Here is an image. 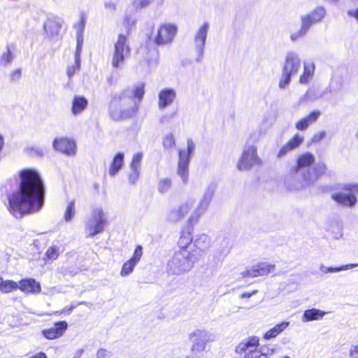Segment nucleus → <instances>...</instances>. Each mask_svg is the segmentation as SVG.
I'll return each instance as SVG.
<instances>
[{"label": "nucleus", "mask_w": 358, "mask_h": 358, "mask_svg": "<svg viewBox=\"0 0 358 358\" xmlns=\"http://www.w3.org/2000/svg\"><path fill=\"white\" fill-rule=\"evenodd\" d=\"M178 27L173 23H164L157 29V34L155 36V42L159 45H166L173 41Z\"/></svg>", "instance_id": "obj_11"}, {"label": "nucleus", "mask_w": 358, "mask_h": 358, "mask_svg": "<svg viewBox=\"0 0 358 358\" xmlns=\"http://www.w3.org/2000/svg\"><path fill=\"white\" fill-rule=\"evenodd\" d=\"M151 0H133L132 5L136 9H141L147 6Z\"/></svg>", "instance_id": "obj_48"}, {"label": "nucleus", "mask_w": 358, "mask_h": 358, "mask_svg": "<svg viewBox=\"0 0 358 358\" xmlns=\"http://www.w3.org/2000/svg\"><path fill=\"white\" fill-rule=\"evenodd\" d=\"M198 260L190 250H176L167 264V273L169 275H183L189 272Z\"/></svg>", "instance_id": "obj_3"}, {"label": "nucleus", "mask_w": 358, "mask_h": 358, "mask_svg": "<svg viewBox=\"0 0 358 358\" xmlns=\"http://www.w3.org/2000/svg\"><path fill=\"white\" fill-rule=\"evenodd\" d=\"M142 256L143 247L138 245L136 247L131 257L123 264L120 271V275L126 277L130 275L134 271L136 266L140 262Z\"/></svg>", "instance_id": "obj_14"}, {"label": "nucleus", "mask_w": 358, "mask_h": 358, "mask_svg": "<svg viewBox=\"0 0 358 358\" xmlns=\"http://www.w3.org/2000/svg\"><path fill=\"white\" fill-rule=\"evenodd\" d=\"M315 162V157L310 152H306L297 158L296 164L295 166L296 171H298L300 168H304L310 166Z\"/></svg>", "instance_id": "obj_27"}, {"label": "nucleus", "mask_w": 358, "mask_h": 358, "mask_svg": "<svg viewBox=\"0 0 358 358\" xmlns=\"http://www.w3.org/2000/svg\"><path fill=\"white\" fill-rule=\"evenodd\" d=\"M326 136V132L324 131H321L315 133L311 138V143H319L324 136Z\"/></svg>", "instance_id": "obj_50"}, {"label": "nucleus", "mask_w": 358, "mask_h": 358, "mask_svg": "<svg viewBox=\"0 0 358 358\" xmlns=\"http://www.w3.org/2000/svg\"><path fill=\"white\" fill-rule=\"evenodd\" d=\"M246 296V293H243L241 295V298H244Z\"/></svg>", "instance_id": "obj_62"}, {"label": "nucleus", "mask_w": 358, "mask_h": 358, "mask_svg": "<svg viewBox=\"0 0 358 358\" xmlns=\"http://www.w3.org/2000/svg\"><path fill=\"white\" fill-rule=\"evenodd\" d=\"M18 289L24 293H38L41 291L40 283L34 279L28 278L19 281Z\"/></svg>", "instance_id": "obj_22"}, {"label": "nucleus", "mask_w": 358, "mask_h": 358, "mask_svg": "<svg viewBox=\"0 0 358 358\" xmlns=\"http://www.w3.org/2000/svg\"><path fill=\"white\" fill-rule=\"evenodd\" d=\"M130 173L128 176V180L131 185H134L137 182L139 176H140V170L135 169H130Z\"/></svg>", "instance_id": "obj_43"}, {"label": "nucleus", "mask_w": 358, "mask_h": 358, "mask_svg": "<svg viewBox=\"0 0 358 358\" xmlns=\"http://www.w3.org/2000/svg\"><path fill=\"white\" fill-rule=\"evenodd\" d=\"M114 52L112 57V65L114 68H122L124 61L130 56L131 49L127 42V36L122 34L118 35L114 45Z\"/></svg>", "instance_id": "obj_8"}, {"label": "nucleus", "mask_w": 358, "mask_h": 358, "mask_svg": "<svg viewBox=\"0 0 358 358\" xmlns=\"http://www.w3.org/2000/svg\"><path fill=\"white\" fill-rule=\"evenodd\" d=\"M15 58V48L13 46H8L0 57V64L3 66H6L11 64Z\"/></svg>", "instance_id": "obj_30"}, {"label": "nucleus", "mask_w": 358, "mask_h": 358, "mask_svg": "<svg viewBox=\"0 0 358 358\" xmlns=\"http://www.w3.org/2000/svg\"><path fill=\"white\" fill-rule=\"evenodd\" d=\"M320 115L321 111L319 110L311 111L308 115L301 118L296 122V129L299 131L306 130L310 124L317 120Z\"/></svg>", "instance_id": "obj_21"}, {"label": "nucleus", "mask_w": 358, "mask_h": 358, "mask_svg": "<svg viewBox=\"0 0 358 358\" xmlns=\"http://www.w3.org/2000/svg\"><path fill=\"white\" fill-rule=\"evenodd\" d=\"M236 168L240 171L246 170V150H243L241 157L236 163Z\"/></svg>", "instance_id": "obj_41"}, {"label": "nucleus", "mask_w": 358, "mask_h": 358, "mask_svg": "<svg viewBox=\"0 0 358 358\" xmlns=\"http://www.w3.org/2000/svg\"><path fill=\"white\" fill-rule=\"evenodd\" d=\"M303 141V138L299 134H294L286 143L292 150L298 148Z\"/></svg>", "instance_id": "obj_36"}, {"label": "nucleus", "mask_w": 358, "mask_h": 358, "mask_svg": "<svg viewBox=\"0 0 358 358\" xmlns=\"http://www.w3.org/2000/svg\"><path fill=\"white\" fill-rule=\"evenodd\" d=\"M262 161L257 155V149L255 147L248 148V165L252 166L255 165H260Z\"/></svg>", "instance_id": "obj_31"}, {"label": "nucleus", "mask_w": 358, "mask_h": 358, "mask_svg": "<svg viewBox=\"0 0 358 358\" xmlns=\"http://www.w3.org/2000/svg\"><path fill=\"white\" fill-rule=\"evenodd\" d=\"M303 179L306 182H310L311 180V173L310 171H306L302 174Z\"/></svg>", "instance_id": "obj_57"}, {"label": "nucleus", "mask_w": 358, "mask_h": 358, "mask_svg": "<svg viewBox=\"0 0 358 358\" xmlns=\"http://www.w3.org/2000/svg\"><path fill=\"white\" fill-rule=\"evenodd\" d=\"M326 15V10L323 6H317L310 13L301 16V27L299 30L291 35V39L296 41L306 34L310 28L315 24L321 22Z\"/></svg>", "instance_id": "obj_5"}, {"label": "nucleus", "mask_w": 358, "mask_h": 358, "mask_svg": "<svg viewBox=\"0 0 358 358\" xmlns=\"http://www.w3.org/2000/svg\"><path fill=\"white\" fill-rule=\"evenodd\" d=\"M194 143L192 139H188L187 142V149L179 150L178 173L185 183L188 180L189 156L194 152Z\"/></svg>", "instance_id": "obj_9"}, {"label": "nucleus", "mask_w": 358, "mask_h": 358, "mask_svg": "<svg viewBox=\"0 0 358 358\" xmlns=\"http://www.w3.org/2000/svg\"><path fill=\"white\" fill-rule=\"evenodd\" d=\"M341 189L343 191V192H336L332 194V199L344 206H354L357 200L353 192H358V185H345Z\"/></svg>", "instance_id": "obj_10"}, {"label": "nucleus", "mask_w": 358, "mask_h": 358, "mask_svg": "<svg viewBox=\"0 0 358 358\" xmlns=\"http://www.w3.org/2000/svg\"><path fill=\"white\" fill-rule=\"evenodd\" d=\"M143 158L142 152H137L133 155L132 160L130 164V169H135L140 170L141 163Z\"/></svg>", "instance_id": "obj_40"}, {"label": "nucleus", "mask_w": 358, "mask_h": 358, "mask_svg": "<svg viewBox=\"0 0 358 358\" xmlns=\"http://www.w3.org/2000/svg\"><path fill=\"white\" fill-rule=\"evenodd\" d=\"M27 152H29L31 155H35L36 156H42L43 155V151L41 148H29L27 149Z\"/></svg>", "instance_id": "obj_53"}, {"label": "nucleus", "mask_w": 358, "mask_h": 358, "mask_svg": "<svg viewBox=\"0 0 358 358\" xmlns=\"http://www.w3.org/2000/svg\"><path fill=\"white\" fill-rule=\"evenodd\" d=\"M348 14L350 16L354 17L356 19V20L358 22V8L355 9V10L349 11Z\"/></svg>", "instance_id": "obj_59"}, {"label": "nucleus", "mask_w": 358, "mask_h": 358, "mask_svg": "<svg viewBox=\"0 0 358 358\" xmlns=\"http://www.w3.org/2000/svg\"><path fill=\"white\" fill-rule=\"evenodd\" d=\"M292 150L289 147H288L287 144L285 143L282 145L278 152V157H282L285 155L288 152Z\"/></svg>", "instance_id": "obj_52"}, {"label": "nucleus", "mask_w": 358, "mask_h": 358, "mask_svg": "<svg viewBox=\"0 0 358 358\" xmlns=\"http://www.w3.org/2000/svg\"><path fill=\"white\" fill-rule=\"evenodd\" d=\"M85 17L84 15H82L80 17V20L78 22L76 23L74 25V28L76 30V38L78 36L83 37V32L85 29Z\"/></svg>", "instance_id": "obj_39"}, {"label": "nucleus", "mask_w": 358, "mask_h": 358, "mask_svg": "<svg viewBox=\"0 0 358 358\" xmlns=\"http://www.w3.org/2000/svg\"><path fill=\"white\" fill-rule=\"evenodd\" d=\"M67 327L68 324L66 322H58L55 323L52 327L43 330L42 334L47 339H55L61 337L64 334L67 329Z\"/></svg>", "instance_id": "obj_19"}, {"label": "nucleus", "mask_w": 358, "mask_h": 358, "mask_svg": "<svg viewBox=\"0 0 358 358\" xmlns=\"http://www.w3.org/2000/svg\"><path fill=\"white\" fill-rule=\"evenodd\" d=\"M117 6V5L116 1L113 0L106 1L104 3V7L106 10L110 13H113L116 11Z\"/></svg>", "instance_id": "obj_47"}, {"label": "nucleus", "mask_w": 358, "mask_h": 358, "mask_svg": "<svg viewBox=\"0 0 358 358\" xmlns=\"http://www.w3.org/2000/svg\"><path fill=\"white\" fill-rule=\"evenodd\" d=\"M265 358L266 355L261 353L259 351L253 350L248 352V358Z\"/></svg>", "instance_id": "obj_54"}, {"label": "nucleus", "mask_w": 358, "mask_h": 358, "mask_svg": "<svg viewBox=\"0 0 358 358\" xmlns=\"http://www.w3.org/2000/svg\"><path fill=\"white\" fill-rule=\"evenodd\" d=\"M106 223V215L101 207H94L85 223V231L88 237H93L103 231Z\"/></svg>", "instance_id": "obj_7"}, {"label": "nucleus", "mask_w": 358, "mask_h": 358, "mask_svg": "<svg viewBox=\"0 0 358 358\" xmlns=\"http://www.w3.org/2000/svg\"><path fill=\"white\" fill-rule=\"evenodd\" d=\"M322 169H323L324 170H325V169H326V166H325V164H322Z\"/></svg>", "instance_id": "obj_63"}, {"label": "nucleus", "mask_w": 358, "mask_h": 358, "mask_svg": "<svg viewBox=\"0 0 358 358\" xmlns=\"http://www.w3.org/2000/svg\"><path fill=\"white\" fill-rule=\"evenodd\" d=\"M275 268V265L267 262H259L248 270V275L251 277H260L268 275Z\"/></svg>", "instance_id": "obj_16"}, {"label": "nucleus", "mask_w": 358, "mask_h": 358, "mask_svg": "<svg viewBox=\"0 0 358 358\" xmlns=\"http://www.w3.org/2000/svg\"><path fill=\"white\" fill-rule=\"evenodd\" d=\"M208 29V23L204 22L201 27H199L194 34V43L196 52V60L198 62H201L203 57Z\"/></svg>", "instance_id": "obj_12"}, {"label": "nucleus", "mask_w": 358, "mask_h": 358, "mask_svg": "<svg viewBox=\"0 0 358 358\" xmlns=\"http://www.w3.org/2000/svg\"><path fill=\"white\" fill-rule=\"evenodd\" d=\"M86 303H86V302H85V301H82V302H80V304H86Z\"/></svg>", "instance_id": "obj_64"}, {"label": "nucleus", "mask_w": 358, "mask_h": 358, "mask_svg": "<svg viewBox=\"0 0 358 358\" xmlns=\"http://www.w3.org/2000/svg\"><path fill=\"white\" fill-rule=\"evenodd\" d=\"M171 180L169 178H163L159 181L157 188H158V190L161 193H165L169 190V189L171 188Z\"/></svg>", "instance_id": "obj_38"}, {"label": "nucleus", "mask_w": 358, "mask_h": 358, "mask_svg": "<svg viewBox=\"0 0 358 358\" xmlns=\"http://www.w3.org/2000/svg\"><path fill=\"white\" fill-rule=\"evenodd\" d=\"M216 185L210 183L205 188L199 201L195 205L196 199L189 197L182 201L178 206L171 209L166 219L169 222L176 223L183 219L192 210L188 221L191 224H196L202 215L208 210L215 194Z\"/></svg>", "instance_id": "obj_2"}, {"label": "nucleus", "mask_w": 358, "mask_h": 358, "mask_svg": "<svg viewBox=\"0 0 358 358\" xmlns=\"http://www.w3.org/2000/svg\"><path fill=\"white\" fill-rule=\"evenodd\" d=\"M59 248L55 245L50 246L48 248L45 256L46 261H53L57 259L59 255Z\"/></svg>", "instance_id": "obj_35"}, {"label": "nucleus", "mask_w": 358, "mask_h": 358, "mask_svg": "<svg viewBox=\"0 0 358 358\" xmlns=\"http://www.w3.org/2000/svg\"><path fill=\"white\" fill-rule=\"evenodd\" d=\"M29 358H47V356L44 352H38Z\"/></svg>", "instance_id": "obj_60"}, {"label": "nucleus", "mask_w": 358, "mask_h": 358, "mask_svg": "<svg viewBox=\"0 0 358 358\" xmlns=\"http://www.w3.org/2000/svg\"><path fill=\"white\" fill-rule=\"evenodd\" d=\"M80 60H75V64L71 66H69L67 69V74L69 77L71 78L80 69Z\"/></svg>", "instance_id": "obj_46"}, {"label": "nucleus", "mask_w": 358, "mask_h": 358, "mask_svg": "<svg viewBox=\"0 0 358 358\" xmlns=\"http://www.w3.org/2000/svg\"><path fill=\"white\" fill-rule=\"evenodd\" d=\"M18 289V283L11 280H4L0 277V291L8 294Z\"/></svg>", "instance_id": "obj_29"}, {"label": "nucleus", "mask_w": 358, "mask_h": 358, "mask_svg": "<svg viewBox=\"0 0 358 358\" xmlns=\"http://www.w3.org/2000/svg\"><path fill=\"white\" fill-rule=\"evenodd\" d=\"M349 355L350 358H358V345L351 347Z\"/></svg>", "instance_id": "obj_55"}, {"label": "nucleus", "mask_w": 358, "mask_h": 358, "mask_svg": "<svg viewBox=\"0 0 358 358\" xmlns=\"http://www.w3.org/2000/svg\"><path fill=\"white\" fill-rule=\"evenodd\" d=\"M144 84L142 83H137L131 88H128L122 92L118 96H115V99L120 101L129 98L131 100L134 99H141L144 95Z\"/></svg>", "instance_id": "obj_17"}, {"label": "nucleus", "mask_w": 358, "mask_h": 358, "mask_svg": "<svg viewBox=\"0 0 358 358\" xmlns=\"http://www.w3.org/2000/svg\"><path fill=\"white\" fill-rule=\"evenodd\" d=\"M289 325V322H282L278 324H276L273 328L266 331L263 338L266 340H269L273 338L278 336L283 330H285Z\"/></svg>", "instance_id": "obj_25"}, {"label": "nucleus", "mask_w": 358, "mask_h": 358, "mask_svg": "<svg viewBox=\"0 0 358 358\" xmlns=\"http://www.w3.org/2000/svg\"><path fill=\"white\" fill-rule=\"evenodd\" d=\"M76 214L75 201L71 200L68 202L66 211L64 213V220L66 222H70Z\"/></svg>", "instance_id": "obj_34"}, {"label": "nucleus", "mask_w": 358, "mask_h": 358, "mask_svg": "<svg viewBox=\"0 0 358 358\" xmlns=\"http://www.w3.org/2000/svg\"><path fill=\"white\" fill-rule=\"evenodd\" d=\"M96 349L92 345H86L84 347V355L87 358H94Z\"/></svg>", "instance_id": "obj_49"}, {"label": "nucleus", "mask_w": 358, "mask_h": 358, "mask_svg": "<svg viewBox=\"0 0 358 358\" xmlns=\"http://www.w3.org/2000/svg\"><path fill=\"white\" fill-rule=\"evenodd\" d=\"M115 106H116V100H114L110 103V116L112 117L113 119L117 120H120L122 118H126L130 115L129 113H126V112L118 113L117 111H116V110L115 108Z\"/></svg>", "instance_id": "obj_33"}, {"label": "nucleus", "mask_w": 358, "mask_h": 358, "mask_svg": "<svg viewBox=\"0 0 358 358\" xmlns=\"http://www.w3.org/2000/svg\"><path fill=\"white\" fill-rule=\"evenodd\" d=\"M19 176V189L9 197L10 211L17 218L39 211L45 198V186L36 169H22Z\"/></svg>", "instance_id": "obj_1"}, {"label": "nucleus", "mask_w": 358, "mask_h": 358, "mask_svg": "<svg viewBox=\"0 0 358 358\" xmlns=\"http://www.w3.org/2000/svg\"><path fill=\"white\" fill-rule=\"evenodd\" d=\"M124 155L122 152L115 155L108 169V173L110 176H115L122 169L124 164Z\"/></svg>", "instance_id": "obj_24"}, {"label": "nucleus", "mask_w": 358, "mask_h": 358, "mask_svg": "<svg viewBox=\"0 0 358 358\" xmlns=\"http://www.w3.org/2000/svg\"><path fill=\"white\" fill-rule=\"evenodd\" d=\"M259 343V339L255 337H252L248 341V348L250 346H256Z\"/></svg>", "instance_id": "obj_56"}, {"label": "nucleus", "mask_w": 358, "mask_h": 358, "mask_svg": "<svg viewBox=\"0 0 358 358\" xmlns=\"http://www.w3.org/2000/svg\"><path fill=\"white\" fill-rule=\"evenodd\" d=\"M22 71L20 69H17L11 71L10 74V80L13 81H18L21 78Z\"/></svg>", "instance_id": "obj_51"}, {"label": "nucleus", "mask_w": 358, "mask_h": 358, "mask_svg": "<svg viewBox=\"0 0 358 358\" xmlns=\"http://www.w3.org/2000/svg\"><path fill=\"white\" fill-rule=\"evenodd\" d=\"M84 355V348L78 350L73 355V358H80Z\"/></svg>", "instance_id": "obj_58"}, {"label": "nucleus", "mask_w": 358, "mask_h": 358, "mask_svg": "<svg viewBox=\"0 0 358 358\" xmlns=\"http://www.w3.org/2000/svg\"><path fill=\"white\" fill-rule=\"evenodd\" d=\"M357 266V264H349L343 265V266H338V267H328V268H327L325 273L339 272L341 271L352 268Z\"/></svg>", "instance_id": "obj_42"}, {"label": "nucleus", "mask_w": 358, "mask_h": 358, "mask_svg": "<svg viewBox=\"0 0 358 358\" xmlns=\"http://www.w3.org/2000/svg\"><path fill=\"white\" fill-rule=\"evenodd\" d=\"M87 99L81 95H76L72 101L71 113L73 115L77 116L81 114L87 107Z\"/></svg>", "instance_id": "obj_23"}, {"label": "nucleus", "mask_w": 358, "mask_h": 358, "mask_svg": "<svg viewBox=\"0 0 358 358\" xmlns=\"http://www.w3.org/2000/svg\"><path fill=\"white\" fill-rule=\"evenodd\" d=\"M54 149L68 156L76 153V144L73 140L66 137L56 138L52 143Z\"/></svg>", "instance_id": "obj_13"}, {"label": "nucleus", "mask_w": 358, "mask_h": 358, "mask_svg": "<svg viewBox=\"0 0 358 358\" xmlns=\"http://www.w3.org/2000/svg\"><path fill=\"white\" fill-rule=\"evenodd\" d=\"M215 336L206 329H196L189 334L192 343L191 353L186 358H199L206 348V344L214 341Z\"/></svg>", "instance_id": "obj_4"}, {"label": "nucleus", "mask_w": 358, "mask_h": 358, "mask_svg": "<svg viewBox=\"0 0 358 358\" xmlns=\"http://www.w3.org/2000/svg\"><path fill=\"white\" fill-rule=\"evenodd\" d=\"M192 234L189 230L182 231L178 241L179 250H188L192 243Z\"/></svg>", "instance_id": "obj_26"}, {"label": "nucleus", "mask_w": 358, "mask_h": 358, "mask_svg": "<svg viewBox=\"0 0 358 358\" xmlns=\"http://www.w3.org/2000/svg\"><path fill=\"white\" fill-rule=\"evenodd\" d=\"M326 314L324 311L316 308H311L304 311L302 317L303 322L317 320L323 317Z\"/></svg>", "instance_id": "obj_28"}, {"label": "nucleus", "mask_w": 358, "mask_h": 358, "mask_svg": "<svg viewBox=\"0 0 358 358\" xmlns=\"http://www.w3.org/2000/svg\"><path fill=\"white\" fill-rule=\"evenodd\" d=\"M314 69L315 66L313 64H305L303 71L299 78V82L301 83H307L309 80V78L313 75Z\"/></svg>", "instance_id": "obj_32"}, {"label": "nucleus", "mask_w": 358, "mask_h": 358, "mask_svg": "<svg viewBox=\"0 0 358 358\" xmlns=\"http://www.w3.org/2000/svg\"><path fill=\"white\" fill-rule=\"evenodd\" d=\"M176 91L171 87H166L160 90L158 94V107L160 110L165 109L173 103L176 99Z\"/></svg>", "instance_id": "obj_15"}, {"label": "nucleus", "mask_w": 358, "mask_h": 358, "mask_svg": "<svg viewBox=\"0 0 358 358\" xmlns=\"http://www.w3.org/2000/svg\"><path fill=\"white\" fill-rule=\"evenodd\" d=\"M300 66L301 60L297 54L293 52H288L285 57L282 77L279 82V87L280 88H285L289 85L291 76L298 73Z\"/></svg>", "instance_id": "obj_6"}, {"label": "nucleus", "mask_w": 358, "mask_h": 358, "mask_svg": "<svg viewBox=\"0 0 358 358\" xmlns=\"http://www.w3.org/2000/svg\"><path fill=\"white\" fill-rule=\"evenodd\" d=\"M210 239L206 234H201L197 236L194 242V250H192L191 253L195 255V257H201L203 251L210 248Z\"/></svg>", "instance_id": "obj_20"}, {"label": "nucleus", "mask_w": 358, "mask_h": 358, "mask_svg": "<svg viewBox=\"0 0 358 358\" xmlns=\"http://www.w3.org/2000/svg\"><path fill=\"white\" fill-rule=\"evenodd\" d=\"M175 138L173 134H167L163 138V146L166 149H171L175 146Z\"/></svg>", "instance_id": "obj_37"}, {"label": "nucleus", "mask_w": 358, "mask_h": 358, "mask_svg": "<svg viewBox=\"0 0 358 358\" xmlns=\"http://www.w3.org/2000/svg\"><path fill=\"white\" fill-rule=\"evenodd\" d=\"M3 145H4V139H3V137L0 135V152L1 151L3 147Z\"/></svg>", "instance_id": "obj_61"}, {"label": "nucleus", "mask_w": 358, "mask_h": 358, "mask_svg": "<svg viewBox=\"0 0 358 358\" xmlns=\"http://www.w3.org/2000/svg\"><path fill=\"white\" fill-rule=\"evenodd\" d=\"M63 20L56 16H50L44 23V29L49 37H54L59 34Z\"/></svg>", "instance_id": "obj_18"}, {"label": "nucleus", "mask_w": 358, "mask_h": 358, "mask_svg": "<svg viewBox=\"0 0 358 358\" xmlns=\"http://www.w3.org/2000/svg\"><path fill=\"white\" fill-rule=\"evenodd\" d=\"M76 50L75 52V60H80V53L82 51L83 44L84 41V37L80 36L76 38Z\"/></svg>", "instance_id": "obj_45"}, {"label": "nucleus", "mask_w": 358, "mask_h": 358, "mask_svg": "<svg viewBox=\"0 0 358 358\" xmlns=\"http://www.w3.org/2000/svg\"><path fill=\"white\" fill-rule=\"evenodd\" d=\"M235 352L236 355L242 357L243 358H246V341H241L235 349Z\"/></svg>", "instance_id": "obj_44"}]
</instances>
